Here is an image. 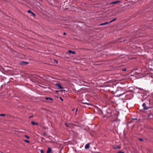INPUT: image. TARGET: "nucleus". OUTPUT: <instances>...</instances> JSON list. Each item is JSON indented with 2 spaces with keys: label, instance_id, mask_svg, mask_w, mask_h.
<instances>
[{
  "label": "nucleus",
  "instance_id": "obj_26",
  "mask_svg": "<svg viewBox=\"0 0 153 153\" xmlns=\"http://www.w3.org/2000/svg\"><path fill=\"white\" fill-rule=\"evenodd\" d=\"M65 125H66V126H68V125H67V123H65Z\"/></svg>",
  "mask_w": 153,
  "mask_h": 153
},
{
  "label": "nucleus",
  "instance_id": "obj_30",
  "mask_svg": "<svg viewBox=\"0 0 153 153\" xmlns=\"http://www.w3.org/2000/svg\"><path fill=\"white\" fill-rule=\"evenodd\" d=\"M56 62L57 63H58V61H56Z\"/></svg>",
  "mask_w": 153,
  "mask_h": 153
},
{
  "label": "nucleus",
  "instance_id": "obj_11",
  "mask_svg": "<svg viewBox=\"0 0 153 153\" xmlns=\"http://www.w3.org/2000/svg\"><path fill=\"white\" fill-rule=\"evenodd\" d=\"M45 99L47 100H51L52 101H53L52 99L50 97H46L45 98Z\"/></svg>",
  "mask_w": 153,
  "mask_h": 153
},
{
  "label": "nucleus",
  "instance_id": "obj_18",
  "mask_svg": "<svg viewBox=\"0 0 153 153\" xmlns=\"http://www.w3.org/2000/svg\"><path fill=\"white\" fill-rule=\"evenodd\" d=\"M138 139H139V140L140 141H143V140L141 138H139Z\"/></svg>",
  "mask_w": 153,
  "mask_h": 153
},
{
  "label": "nucleus",
  "instance_id": "obj_20",
  "mask_svg": "<svg viewBox=\"0 0 153 153\" xmlns=\"http://www.w3.org/2000/svg\"><path fill=\"white\" fill-rule=\"evenodd\" d=\"M5 115L4 114H0V116H4Z\"/></svg>",
  "mask_w": 153,
  "mask_h": 153
},
{
  "label": "nucleus",
  "instance_id": "obj_5",
  "mask_svg": "<svg viewBox=\"0 0 153 153\" xmlns=\"http://www.w3.org/2000/svg\"><path fill=\"white\" fill-rule=\"evenodd\" d=\"M55 86L57 87L58 88V89H63V88L61 86V85L59 83L56 84H55Z\"/></svg>",
  "mask_w": 153,
  "mask_h": 153
},
{
  "label": "nucleus",
  "instance_id": "obj_34",
  "mask_svg": "<svg viewBox=\"0 0 153 153\" xmlns=\"http://www.w3.org/2000/svg\"><path fill=\"white\" fill-rule=\"evenodd\" d=\"M74 109H72L73 110H74Z\"/></svg>",
  "mask_w": 153,
  "mask_h": 153
},
{
  "label": "nucleus",
  "instance_id": "obj_8",
  "mask_svg": "<svg viewBox=\"0 0 153 153\" xmlns=\"http://www.w3.org/2000/svg\"><path fill=\"white\" fill-rule=\"evenodd\" d=\"M89 147V145L88 143L86 144L85 146V148L86 149H88Z\"/></svg>",
  "mask_w": 153,
  "mask_h": 153
},
{
  "label": "nucleus",
  "instance_id": "obj_29",
  "mask_svg": "<svg viewBox=\"0 0 153 153\" xmlns=\"http://www.w3.org/2000/svg\"><path fill=\"white\" fill-rule=\"evenodd\" d=\"M114 19H117V18H115Z\"/></svg>",
  "mask_w": 153,
  "mask_h": 153
},
{
  "label": "nucleus",
  "instance_id": "obj_12",
  "mask_svg": "<svg viewBox=\"0 0 153 153\" xmlns=\"http://www.w3.org/2000/svg\"><path fill=\"white\" fill-rule=\"evenodd\" d=\"M114 149H120L121 148L120 146H117V147L114 148Z\"/></svg>",
  "mask_w": 153,
  "mask_h": 153
},
{
  "label": "nucleus",
  "instance_id": "obj_21",
  "mask_svg": "<svg viewBox=\"0 0 153 153\" xmlns=\"http://www.w3.org/2000/svg\"><path fill=\"white\" fill-rule=\"evenodd\" d=\"M59 98L62 101H63V100L61 97H60Z\"/></svg>",
  "mask_w": 153,
  "mask_h": 153
},
{
  "label": "nucleus",
  "instance_id": "obj_25",
  "mask_svg": "<svg viewBox=\"0 0 153 153\" xmlns=\"http://www.w3.org/2000/svg\"><path fill=\"white\" fill-rule=\"evenodd\" d=\"M77 109H76V111H77Z\"/></svg>",
  "mask_w": 153,
  "mask_h": 153
},
{
  "label": "nucleus",
  "instance_id": "obj_3",
  "mask_svg": "<svg viewBox=\"0 0 153 153\" xmlns=\"http://www.w3.org/2000/svg\"><path fill=\"white\" fill-rule=\"evenodd\" d=\"M142 106L143 107V109H144L146 110L149 108V107L146 106V104L145 103H143L142 105Z\"/></svg>",
  "mask_w": 153,
  "mask_h": 153
},
{
  "label": "nucleus",
  "instance_id": "obj_15",
  "mask_svg": "<svg viewBox=\"0 0 153 153\" xmlns=\"http://www.w3.org/2000/svg\"><path fill=\"white\" fill-rule=\"evenodd\" d=\"M82 104H84L88 105H89V104L88 103H87V102H82Z\"/></svg>",
  "mask_w": 153,
  "mask_h": 153
},
{
  "label": "nucleus",
  "instance_id": "obj_22",
  "mask_svg": "<svg viewBox=\"0 0 153 153\" xmlns=\"http://www.w3.org/2000/svg\"><path fill=\"white\" fill-rule=\"evenodd\" d=\"M40 152H41V153H43L44 152H43V150H40Z\"/></svg>",
  "mask_w": 153,
  "mask_h": 153
},
{
  "label": "nucleus",
  "instance_id": "obj_19",
  "mask_svg": "<svg viewBox=\"0 0 153 153\" xmlns=\"http://www.w3.org/2000/svg\"><path fill=\"white\" fill-rule=\"evenodd\" d=\"M22 62L25 63V64H28V62Z\"/></svg>",
  "mask_w": 153,
  "mask_h": 153
},
{
  "label": "nucleus",
  "instance_id": "obj_23",
  "mask_svg": "<svg viewBox=\"0 0 153 153\" xmlns=\"http://www.w3.org/2000/svg\"><path fill=\"white\" fill-rule=\"evenodd\" d=\"M25 137L27 138H28V139L29 138V137L28 136H27V135H25Z\"/></svg>",
  "mask_w": 153,
  "mask_h": 153
},
{
  "label": "nucleus",
  "instance_id": "obj_13",
  "mask_svg": "<svg viewBox=\"0 0 153 153\" xmlns=\"http://www.w3.org/2000/svg\"><path fill=\"white\" fill-rule=\"evenodd\" d=\"M123 94H119V95H117V97H120V96H122V95H123Z\"/></svg>",
  "mask_w": 153,
  "mask_h": 153
},
{
  "label": "nucleus",
  "instance_id": "obj_7",
  "mask_svg": "<svg viewBox=\"0 0 153 153\" xmlns=\"http://www.w3.org/2000/svg\"><path fill=\"white\" fill-rule=\"evenodd\" d=\"M31 124L32 125H38V123H37L35 122L34 121H31Z\"/></svg>",
  "mask_w": 153,
  "mask_h": 153
},
{
  "label": "nucleus",
  "instance_id": "obj_9",
  "mask_svg": "<svg viewBox=\"0 0 153 153\" xmlns=\"http://www.w3.org/2000/svg\"><path fill=\"white\" fill-rule=\"evenodd\" d=\"M68 52L70 53H72L73 54H75V52L74 51H72L69 50L68 51Z\"/></svg>",
  "mask_w": 153,
  "mask_h": 153
},
{
  "label": "nucleus",
  "instance_id": "obj_24",
  "mask_svg": "<svg viewBox=\"0 0 153 153\" xmlns=\"http://www.w3.org/2000/svg\"><path fill=\"white\" fill-rule=\"evenodd\" d=\"M63 34L64 35H66V33L65 32L63 33Z\"/></svg>",
  "mask_w": 153,
  "mask_h": 153
},
{
  "label": "nucleus",
  "instance_id": "obj_14",
  "mask_svg": "<svg viewBox=\"0 0 153 153\" xmlns=\"http://www.w3.org/2000/svg\"><path fill=\"white\" fill-rule=\"evenodd\" d=\"M65 18H67L68 19H72V18H71V17L68 16L67 17H65Z\"/></svg>",
  "mask_w": 153,
  "mask_h": 153
},
{
  "label": "nucleus",
  "instance_id": "obj_28",
  "mask_svg": "<svg viewBox=\"0 0 153 153\" xmlns=\"http://www.w3.org/2000/svg\"><path fill=\"white\" fill-rule=\"evenodd\" d=\"M43 134L45 135L46 134H45V133H43Z\"/></svg>",
  "mask_w": 153,
  "mask_h": 153
},
{
  "label": "nucleus",
  "instance_id": "obj_32",
  "mask_svg": "<svg viewBox=\"0 0 153 153\" xmlns=\"http://www.w3.org/2000/svg\"><path fill=\"white\" fill-rule=\"evenodd\" d=\"M32 117V116H30V117L29 118H30L31 117Z\"/></svg>",
  "mask_w": 153,
  "mask_h": 153
},
{
  "label": "nucleus",
  "instance_id": "obj_33",
  "mask_svg": "<svg viewBox=\"0 0 153 153\" xmlns=\"http://www.w3.org/2000/svg\"><path fill=\"white\" fill-rule=\"evenodd\" d=\"M126 70V69H124L123 70H124V71H125V70Z\"/></svg>",
  "mask_w": 153,
  "mask_h": 153
},
{
  "label": "nucleus",
  "instance_id": "obj_6",
  "mask_svg": "<svg viewBox=\"0 0 153 153\" xmlns=\"http://www.w3.org/2000/svg\"><path fill=\"white\" fill-rule=\"evenodd\" d=\"M150 10V8L147 6L144 8V11L146 12H147L149 11Z\"/></svg>",
  "mask_w": 153,
  "mask_h": 153
},
{
  "label": "nucleus",
  "instance_id": "obj_1",
  "mask_svg": "<svg viewBox=\"0 0 153 153\" xmlns=\"http://www.w3.org/2000/svg\"><path fill=\"white\" fill-rule=\"evenodd\" d=\"M120 2V1H115L111 2H109L105 5L107 8H110L114 7L115 4H117Z\"/></svg>",
  "mask_w": 153,
  "mask_h": 153
},
{
  "label": "nucleus",
  "instance_id": "obj_10",
  "mask_svg": "<svg viewBox=\"0 0 153 153\" xmlns=\"http://www.w3.org/2000/svg\"><path fill=\"white\" fill-rule=\"evenodd\" d=\"M51 149L50 148H49L48 149L47 152V153H50L51 152Z\"/></svg>",
  "mask_w": 153,
  "mask_h": 153
},
{
  "label": "nucleus",
  "instance_id": "obj_16",
  "mask_svg": "<svg viewBox=\"0 0 153 153\" xmlns=\"http://www.w3.org/2000/svg\"><path fill=\"white\" fill-rule=\"evenodd\" d=\"M24 141H25V142H26L27 143H30V141L29 140H25Z\"/></svg>",
  "mask_w": 153,
  "mask_h": 153
},
{
  "label": "nucleus",
  "instance_id": "obj_17",
  "mask_svg": "<svg viewBox=\"0 0 153 153\" xmlns=\"http://www.w3.org/2000/svg\"><path fill=\"white\" fill-rule=\"evenodd\" d=\"M117 153H124V152L122 151H120L118 152Z\"/></svg>",
  "mask_w": 153,
  "mask_h": 153
},
{
  "label": "nucleus",
  "instance_id": "obj_4",
  "mask_svg": "<svg viewBox=\"0 0 153 153\" xmlns=\"http://www.w3.org/2000/svg\"><path fill=\"white\" fill-rule=\"evenodd\" d=\"M28 13H30L31 15H30V16H32L33 17H35V14L33 12H32L30 10H28L27 11Z\"/></svg>",
  "mask_w": 153,
  "mask_h": 153
},
{
  "label": "nucleus",
  "instance_id": "obj_31",
  "mask_svg": "<svg viewBox=\"0 0 153 153\" xmlns=\"http://www.w3.org/2000/svg\"><path fill=\"white\" fill-rule=\"evenodd\" d=\"M134 16H133V17H132L131 18H134V17H134Z\"/></svg>",
  "mask_w": 153,
  "mask_h": 153
},
{
  "label": "nucleus",
  "instance_id": "obj_2",
  "mask_svg": "<svg viewBox=\"0 0 153 153\" xmlns=\"http://www.w3.org/2000/svg\"><path fill=\"white\" fill-rule=\"evenodd\" d=\"M115 20H112L111 21H110V22H106L104 23H102L101 24H100L99 25H105L108 24L109 23L111 22H112L113 21H114Z\"/></svg>",
  "mask_w": 153,
  "mask_h": 153
},
{
  "label": "nucleus",
  "instance_id": "obj_27",
  "mask_svg": "<svg viewBox=\"0 0 153 153\" xmlns=\"http://www.w3.org/2000/svg\"><path fill=\"white\" fill-rule=\"evenodd\" d=\"M59 91H56V92H59Z\"/></svg>",
  "mask_w": 153,
  "mask_h": 153
}]
</instances>
